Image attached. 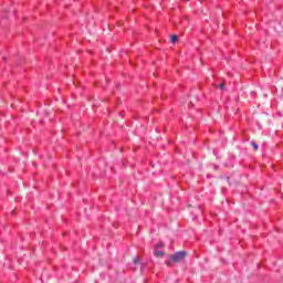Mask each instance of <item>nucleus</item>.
<instances>
[{"label":"nucleus","mask_w":283,"mask_h":283,"mask_svg":"<svg viewBox=\"0 0 283 283\" xmlns=\"http://www.w3.org/2000/svg\"><path fill=\"white\" fill-rule=\"evenodd\" d=\"M219 90H224V83H221V84L219 85Z\"/></svg>","instance_id":"6"},{"label":"nucleus","mask_w":283,"mask_h":283,"mask_svg":"<svg viewBox=\"0 0 283 283\" xmlns=\"http://www.w3.org/2000/svg\"><path fill=\"white\" fill-rule=\"evenodd\" d=\"M170 41H171V43H177L178 35H171Z\"/></svg>","instance_id":"3"},{"label":"nucleus","mask_w":283,"mask_h":283,"mask_svg":"<svg viewBox=\"0 0 283 283\" xmlns=\"http://www.w3.org/2000/svg\"><path fill=\"white\" fill-rule=\"evenodd\" d=\"M154 255H155V258H161L163 259V258H165V252L156 250L154 252Z\"/></svg>","instance_id":"2"},{"label":"nucleus","mask_w":283,"mask_h":283,"mask_svg":"<svg viewBox=\"0 0 283 283\" xmlns=\"http://www.w3.org/2000/svg\"><path fill=\"white\" fill-rule=\"evenodd\" d=\"M187 258V252L186 251H179L170 256L172 262H182Z\"/></svg>","instance_id":"1"},{"label":"nucleus","mask_w":283,"mask_h":283,"mask_svg":"<svg viewBox=\"0 0 283 283\" xmlns=\"http://www.w3.org/2000/svg\"><path fill=\"white\" fill-rule=\"evenodd\" d=\"M134 264H140V258H136V259H134Z\"/></svg>","instance_id":"4"},{"label":"nucleus","mask_w":283,"mask_h":283,"mask_svg":"<svg viewBox=\"0 0 283 283\" xmlns=\"http://www.w3.org/2000/svg\"><path fill=\"white\" fill-rule=\"evenodd\" d=\"M252 147L254 148V151H258V144L252 143Z\"/></svg>","instance_id":"5"}]
</instances>
